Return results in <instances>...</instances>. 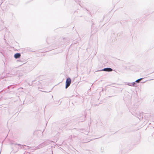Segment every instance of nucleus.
I'll use <instances>...</instances> for the list:
<instances>
[{
  "label": "nucleus",
  "instance_id": "nucleus-1",
  "mask_svg": "<svg viewBox=\"0 0 154 154\" xmlns=\"http://www.w3.org/2000/svg\"><path fill=\"white\" fill-rule=\"evenodd\" d=\"M46 146V145L45 144V142H44L43 143H41V144H39V145H38L37 146L35 147L34 148L33 147H32V148L31 149L34 150H36L37 149H40L42 148V147H44V146Z\"/></svg>",
  "mask_w": 154,
  "mask_h": 154
},
{
  "label": "nucleus",
  "instance_id": "nucleus-2",
  "mask_svg": "<svg viewBox=\"0 0 154 154\" xmlns=\"http://www.w3.org/2000/svg\"><path fill=\"white\" fill-rule=\"evenodd\" d=\"M71 82V80L69 77H68L66 79V89H67L70 85Z\"/></svg>",
  "mask_w": 154,
  "mask_h": 154
},
{
  "label": "nucleus",
  "instance_id": "nucleus-3",
  "mask_svg": "<svg viewBox=\"0 0 154 154\" xmlns=\"http://www.w3.org/2000/svg\"><path fill=\"white\" fill-rule=\"evenodd\" d=\"M113 70V69L111 68L107 67L104 68L103 69L99 70L97 71V72L99 71H105L107 72H111Z\"/></svg>",
  "mask_w": 154,
  "mask_h": 154
},
{
  "label": "nucleus",
  "instance_id": "nucleus-4",
  "mask_svg": "<svg viewBox=\"0 0 154 154\" xmlns=\"http://www.w3.org/2000/svg\"><path fill=\"white\" fill-rule=\"evenodd\" d=\"M21 54L20 53H16L14 55V57L16 59H18L20 58Z\"/></svg>",
  "mask_w": 154,
  "mask_h": 154
},
{
  "label": "nucleus",
  "instance_id": "nucleus-5",
  "mask_svg": "<svg viewBox=\"0 0 154 154\" xmlns=\"http://www.w3.org/2000/svg\"><path fill=\"white\" fill-rule=\"evenodd\" d=\"M133 115H134L135 116H136L140 120V119L143 118V116L141 115V113H139V115H134V114H133Z\"/></svg>",
  "mask_w": 154,
  "mask_h": 154
},
{
  "label": "nucleus",
  "instance_id": "nucleus-6",
  "mask_svg": "<svg viewBox=\"0 0 154 154\" xmlns=\"http://www.w3.org/2000/svg\"><path fill=\"white\" fill-rule=\"evenodd\" d=\"M15 145H18V146H20V149H24V146H26L25 145H22L20 144H17V143L15 144Z\"/></svg>",
  "mask_w": 154,
  "mask_h": 154
},
{
  "label": "nucleus",
  "instance_id": "nucleus-7",
  "mask_svg": "<svg viewBox=\"0 0 154 154\" xmlns=\"http://www.w3.org/2000/svg\"><path fill=\"white\" fill-rule=\"evenodd\" d=\"M44 142L46 146L47 145L51 143V141L49 140L46 141Z\"/></svg>",
  "mask_w": 154,
  "mask_h": 154
},
{
  "label": "nucleus",
  "instance_id": "nucleus-8",
  "mask_svg": "<svg viewBox=\"0 0 154 154\" xmlns=\"http://www.w3.org/2000/svg\"><path fill=\"white\" fill-rule=\"evenodd\" d=\"M136 83H137L136 82H135H135L131 83V86H136Z\"/></svg>",
  "mask_w": 154,
  "mask_h": 154
},
{
  "label": "nucleus",
  "instance_id": "nucleus-9",
  "mask_svg": "<svg viewBox=\"0 0 154 154\" xmlns=\"http://www.w3.org/2000/svg\"><path fill=\"white\" fill-rule=\"evenodd\" d=\"M143 78H141L140 79H139L137 80H136L135 81V82H136V83H139V81L142 79Z\"/></svg>",
  "mask_w": 154,
  "mask_h": 154
},
{
  "label": "nucleus",
  "instance_id": "nucleus-10",
  "mask_svg": "<svg viewBox=\"0 0 154 154\" xmlns=\"http://www.w3.org/2000/svg\"><path fill=\"white\" fill-rule=\"evenodd\" d=\"M16 72H12V73L11 74H10L9 75H6V76H11V75H13V74H15V73H16Z\"/></svg>",
  "mask_w": 154,
  "mask_h": 154
},
{
  "label": "nucleus",
  "instance_id": "nucleus-11",
  "mask_svg": "<svg viewBox=\"0 0 154 154\" xmlns=\"http://www.w3.org/2000/svg\"><path fill=\"white\" fill-rule=\"evenodd\" d=\"M131 83H128L127 84V85H129V86H131Z\"/></svg>",
  "mask_w": 154,
  "mask_h": 154
},
{
  "label": "nucleus",
  "instance_id": "nucleus-12",
  "mask_svg": "<svg viewBox=\"0 0 154 154\" xmlns=\"http://www.w3.org/2000/svg\"><path fill=\"white\" fill-rule=\"evenodd\" d=\"M35 80H33V81H32V84L31 85H32V84L33 83V82H35Z\"/></svg>",
  "mask_w": 154,
  "mask_h": 154
},
{
  "label": "nucleus",
  "instance_id": "nucleus-13",
  "mask_svg": "<svg viewBox=\"0 0 154 154\" xmlns=\"http://www.w3.org/2000/svg\"><path fill=\"white\" fill-rule=\"evenodd\" d=\"M10 86H8V88L9 89Z\"/></svg>",
  "mask_w": 154,
  "mask_h": 154
},
{
  "label": "nucleus",
  "instance_id": "nucleus-14",
  "mask_svg": "<svg viewBox=\"0 0 154 154\" xmlns=\"http://www.w3.org/2000/svg\"><path fill=\"white\" fill-rule=\"evenodd\" d=\"M75 0V1L76 2H77V1L76 0Z\"/></svg>",
  "mask_w": 154,
  "mask_h": 154
},
{
  "label": "nucleus",
  "instance_id": "nucleus-15",
  "mask_svg": "<svg viewBox=\"0 0 154 154\" xmlns=\"http://www.w3.org/2000/svg\"><path fill=\"white\" fill-rule=\"evenodd\" d=\"M10 74V73H8V75H9V74Z\"/></svg>",
  "mask_w": 154,
  "mask_h": 154
},
{
  "label": "nucleus",
  "instance_id": "nucleus-16",
  "mask_svg": "<svg viewBox=\"0 0 154 154\" xmlns=\"http://www.w3.org/2000/svg\"><path fill=\"white\" fill-rule=\"evenodd\" d=\"M2 3H1V4H0V5H2Z\"/></svg>",
  "mask_w": 154,
  "mask_h": 154
},
{
  "label": "nucleus",
  "instance_id": "nucleus-17",
  "mask_svg": "<svg viewBox=\"0 0 154 154\" xmlns=\"http://www.w3.org/2000/svg\"><path fill=\"white\" fill-rule=\"evenodd\" d=\"M18 148H18V149H17V151H18Z\"/></svg>",
  "mask_w": 154,
  "mask_h": 154
},
{
  "label": "nucleus",
  "instance_id": "nucleus-18",
  "mask_svg": "<svg viewBox=\"0 0 154 154\" xmlns=\"http://www.w3.org/2000/svg\"><path fill=\"white\" fill-rule=\"evenodd\" d=\"M153 72H154H154H152V73H153Z\"/></svg>",
  "mask_w": 154,
  "mask_h": 154
}]
</instances>
